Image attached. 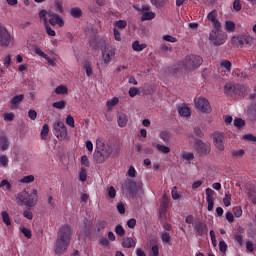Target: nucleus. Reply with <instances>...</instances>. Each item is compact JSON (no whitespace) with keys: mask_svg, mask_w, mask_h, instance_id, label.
I'll use <instances>...</instances> for the list:
<instances>
[{"mask_svg":"<svg viewBox=\"0 0 256 256\" xmlns=\"http://www.w3.org/2000/svg\"><path fill=\"white\" fill-rule=\"evenodd\" d=\"M73 233L71 228L67 225L62 226L58 231V237L55 242V253L61 255L69 249L71 245V237Z\"/></svg>","mask_w":256,"mask_h":256,"instance_id":"f257e3e1","label":"nucleus"},{"mask_svg":"<svg viewBox=\"0 0 256 256\" xmlns=\"http://www.w3.org/2000/svg\"><path fill=\"white\" fill-rule=\"evenodd\" d=\"M96 143V150L93 154L94 161H96V163H105V161L111 157L113 147L109 144H101L99 140H97Z\"/></svg>","mask_w":256,"mask_h":256,"instance_id":"f03ea898","label":"nucleus"},{"mask_svg":"<svg viewBox=\"0 0 256 256\" xmlns=\"http://www.w3.org/2000/svg\"><path fill=\"white\" fill-rule=\"evenodd\" d=\"M17 201L19 205H25V207H35L39 201L37 189H32L31 192L22 191L17 195Z\"/></svg>","mask_w":256,"mask_h":256,"instance_id":"7ed1b4c3","label":"nucleus"},{"mask_svg":"<svg viewBox=\"0 0 256 256\" xmlns=\"http://www.w3.org/2000/svg\"><path fill=\"white\" fill-rule=\"evenodd\" d=\"M227 33L223 31L221 26L214 27L209 33V41L215 47H221L227 43Z\"/></svg>","mask_w":256,"mask_h":256,"instance_id":"20e7f679","label":"nucleus"},{"mask_svg":"<svg viewBox=\"0 0 256 256\" xmlns=\"http://www.w3.org/2000/svg\"><path fill=\"white\" fill-rule=\"evenodd\" d=\"M104 46H101V55L99 58V65L103 68L108 67L115 57V49L109 48V45L103 40Z\"/></svg>","mask_w":256,"mask_h":256,"instance_id":"39448f33","label":"nucleus"},{"mask_svg":"<svg viewBox=\"0 0 256 256\" xmlns=\"http://www.w3.org/2000/svg\"><path fill=\"white\" fill-rule=\"evenodd\" d=\"M224 93L230 95V97H235V95H245L247 93V87L234 83H227L224 86Z\"/></svg>","mask_w":256,"mask_h":256,"instance_id":"423d86ee","label":"nucleus"},{"mask_svg":"<svg viewBox=\"0 0 256 256\" xmlns=\"http://www.w3.org/2000/svg\"><path fill=\"white\" fill-rule=\"evenodd\" d=\"M14 38L7 28L0 26V47H13Z\"/></svg>","mask_w":256,"mask_h":256,"instance_id":"0eeeda50","label":"nucleus"},{"mask_svg":"<svg viewBox=\"0 0 256 256\" xmlns=\"http://www.w3.org/2000/svg\"><path fill=\"white\" fill-rule=\"evenodd\" d=\"M194 105L197 111H200V113H211V103H209V100L203 96L195 98Z\"/></svg>","mask_w":256,"mask_h":256,"instance_id":"6e6552de","label":"nucleus"},{"mask_svg":"<svg viewBox=\"0 0 256 256\" xmlns=\"http://www.w3.org/2000/svg\"><path fill=\"white\" fill-rule=\"evenodd\" d=\"M203 64V58L200 56H187L184 61V66L188 71H193V69H197L198 67H201Z\"/></svg>","mask_w":256,"mask_h":256,"instance_id":"1a4fd4ad","label":"nucleus"},{"mask_svg":"<svg viewBox=\"0 0 256 256\" xmlns=\"http://www.w3.org/2000/svg\"><path fill=\"white\" fill-rule=\"evenodd\" d=\"M53 129L54 135L59 141H65V139H67V127L65 126V123L58 120L54 123Z\"/></svg>","mask_w":256,"mask_h":256,"instance_id":"9d476101","label":"nucleus"},{"mask_svg":"<svg viewBox=\"0 0 256 256\" xmlns=\"http://www.w3.org/2000/svg\"><path fill=\"white\" fill-rule=\"evenodd\" d=\"M232 41L236 43L238 47H245L246 45H253V37L250 35H239L237 37H233Z\"/></svg>","mask_w":256,"mask_h":256,"instance_id":"9b49d317","label":"nucleus"},{"mask_svg":"<svg viewBox=\"0 0 256 256\" xmlns=\"http://www.w3.org/2000/svg\"><path fill=\"white\" fill-rule=\"evenodd\" d=\"M224 139L225 136L219 132L213 134L214 147H216L218 151H225V144L223 143Z\"/></svg>","mask_w":256,"mask_h":256,"instance_id":"f8f14e48","label":"nucleus"},{"mask_svg":"<svg viewBox=\"0 0 256 256\" xmlns=\"http://www.w3.org/2000/svg\"><path fill=\"white\" fill-rule=\"evenodd\" d=\"M194 229L196 231V234L199 235V237H203V235H207L209 233V228L207 227V223L197 220L194 224Z\"/></svg>","mask_w":256,"mask_h":256,"instance_id":"ddd939ff","label":"nucleus"},{"mask_svg":"<svg viewBox=\"0 0 256 256\" xmlns=\"http://www.w3.org/2000/svg\"><path fill=\"white\" fill-rule=\"evenodd\" d=\"M58 25L60 27H63L65 25V22L63 21V18L61 16L53 11H49V22L48 25Z\"/></svg>","mask_w":256,"mask_h":256,"instance_id":"4468645a","label":"nucleus"},{"mask_svg":"<svg viewBox=\"0 0 256 256\" xmlns=\"http://www.w3.org/2000/svg\"><path fill=\"white\" fill-rule=\"evenodd\" d=\"M195 149L200 155H207V153L211 152V146L203 143L201 140L196 141Z\"/></svg>","mask_w":256,"mask_h":256,"instance_id":"2eb2a0df","label":"nucleus"},{"mask_svg":"<svg viewBox=\"0 0 256 256\" xmlns=\"http://www.w3.org/2000/svg\"><path fill=\"white\" fill-rule=\"evenodd\" d=\"M103 41L107 43V38H97L96 36H94V38L90 39L89 45L94 50H97V49L101 50L102 46L105 47V43Z\"/></svg>","mask_w":256,"mask_h":256,"instance_id":"dca6fc26","label":"nucleus"},{"mask_svg":"<svg viewBox=\"0 0 256 256\" xmlns=\"http://www.w3.org/2000/svg\"><path fill=\"white\" fill-rule=\"evenodd\" d=\"M34 53L36 55H39V57H43V59H45L48 65H50L51 67L57 66V63L55 62V58L49 57V55L45 54V52H43L41 48H35Z\"/></svg>","mask_w":256,"mask_h":256,"instance_id":"f3484780","label":"nucleus"},{"mask_svg":"<svg viewBox=\"0 0 256 256\" xmlns=\"http://www.w3.org/2000/svg\"><path fill=\"white\" fill-rule=\"evenodd\" d=\"M215 195V191L211 188L206 189V201L208 203V211H213V207L215 205V198L213 197Z\"/></svg>","mask_w":256,"mask_h":256,"instance_id":"a211bd4d","label":"nucleus"},{"mask_svg":"<svg viewBox=\"0 0 256 256\" xmlns=\"http://www.w3.org/2000/svg\"><path fill=\"white\" fill-rule=\"evenodd\" d=\"M129 191L134 195H137V193H143V182H130Z\"/></svg>","mask_w":256,"mask_h":256,"instance_id":"6ab92c4d","label":"nucleus"},{"mask_svg":"<svg viewBox=\"0 0 256 256\" xmlns=\"http://www.w3.org/2000/svg\"><path fill=\"white\" fill-rule=\"evenodd\" d=\"M217 10H212L211 12H209L207 19L208 21H211L213 28L215 27H221V22L219 20H217Z\"/></svg>","mask_w":256,"mask_h":256,"instance_id":"aec40b11","label":"nucleus"},{"mask_svg":"<svg viewBox=\"0 0 256 256\" xmlns=\"http://www.w3.org/2000/svg\"><path fill=\"white\" fill-rule=\"evenodd\" d=\"M117 121L119 127H127V114H125L124 112H118Z\"/></svg>","mask_w":256,"mask_h":256,"instance_id":"412c9836","label":"nucleus"},{"mask_svg":"<svg viewBox=\"0 0 256 256\" xmlns=\"http://www.w3.org/2000/svg\"><path fill=\"white\" fill-rule=\"evenodd\" d=\"M178 113L181 115V117H191V108L185 104H182L178 107Z\"/></svg>","mask_w":256,"mask_h":256,"instance_id":"4be33fe9","label":"nucleus"},{"mask_svg":"<svg viewBox=\"0 0 256 256\" xmlns=\"http://www.w3.org/2000/svg\"><path fill=\"white\" fill-rule=\"evenodd\" d=\"M152 147H155L159 153H163V155H168V153H171V148L165 145H161L158 143L153 142Z\"/></svg>","mask_w":256,"mask_h":256,"instance_id":"5701e85b","label":"nucleus"},{"mask_svg":"<svg viewBox=\"0 0 256 256\" xmlns=\"http://www.w3.org/2000/svg\"><path fill=\"white\" fill-rule=\"evenodd\" d=\"M23 99H25V96L23 94L14 96L10 102L11 109H17V107H19V103H21V101H23Z\"/></svg>","mask_w":256,"mask_h":256,"instance_id":"b1692460","label":"nucleus"},{"mask_svg":"<svg viewBox=\"0 0 256 256\" xmlns=\"http://www.w3.org/2000/svg\"><path fill=\"white\" fill-rule=\"evenodd\" d=\"M9 149V139L6 135L0 136V151H7Z\"/></svg>","mask_w":256,"mask_h":256,"instance_id":"393cba45","label":"nucleus"},{"mask_svg":"<svg viewBox=\"0 0 256 256\" xmlns=\"http://www.w3.org/2000/svg\"><path fill=\"white\" fill-rule=\"evenodd\" d=\"M136 245H137V242H135V240H133V238L131 237L124 238L122 242V247L126 249H131V247H135Z\"/></svg>","mask_w":256,"mask_h":256,"instance_id":"a878e982","label":"nucleus"},{"mask_svg":"<svg viewBox=\"0 0 256 256\" xmlns=\"http://www.w3.org/2000/svg\"><path fill=\"white\" fill-rule=\"evenodd\" d=\"M119 105V98L113 97L106 102L108 111H113V107Z\"/></svg>","mask_w":256,"mask_h":256,"instance_id":"bb28decb","label":"nucleus"},{"mask_svg":"<svg viewBox=\"0 0 256 256\" xmlns=\"http://www.w3.org/2000/svg\"><path fill=\"white\" fill-rule=\"evenodd\" d=\"M160 239L164 245L171 243V234L167 231H162L160 232Z\"/></svg>","mask_w":256,"mask_h":256,"instance_id":"cd10ccee","label":"nucleus"},{"mask_svg":"<svg viewBox=\"0 0 256 256\" xmlns=\"http://www.w3.org/2000/svg\"><path fill=\"white\" fill-rule=\"evenodd\" d=\"M12 187L13 186L11 185V182L7 179H3L0 181V189H2L3 191H11Z\"/></svg>","mask_w":256,"mask_h":256,"instance_id":"c85d7f7f","label":"nucleus"},{"mask_svg":"<svg viewBox=\"0 0 256 256\" xmlns=\"http://www.w3.org/2000/svg\"><path fill=\"white\" fill-rule=\"evenodd\" d=\"M49 11L41 10L39 12V18L44 22V25H49Z\"/></svg>","mask_w":256,"mask_h":256,"instance_id":"c756f323","label":"nucleus"},{"mask_svg":"<svg viewBox=\"0 0 256 256\" xmlns=\"http://www.w3.org/2000/svg\"><path fill=\"white\" fill-rule=\"evenodd\" d=\"M70 15L74 17V19H79L83 16V11H81V8L75 7L70 10Z\"/></svg>","mask_w":256,"mask_h":256,"instance_id":"7c9ffc66","label":"nucleus"},{"mask_svg":"<svg viewBox=\"0 0 256 256\" xmlns=\"http://www.w3.org/2000/svg\"><path fill=\"white\" fill-rule=\"evenodd\" d=\"M1 218H2L3 223L5 225H7V227H9L11 225V217L9 216V212L2 211L1 212Z\"/></svg>","mask_w":256,"mask_h":256,"instance_id":"2f4dec72","label":"nucleus"},{"mask_svg":"<svg viewBox=\"0 0 256 256\" xmlns=\"http://www.w3.org/2000/svg\"><path fill=\"white\" fill-rule=\"evenodd\" d=\"M35 181V176L34 175H27L22 177L19 180V183H22L23 185H29V183H33Z\"/></svg>","mask_w":256,"mask_h":256,"instance_id":"473e14b6","label":"nucleus"},{"mask_svg":"<svg viewBox=\"0 0 256 256\" xmlns=\"http://www.w3.org/2000/svg\"><path fill=\"white\" fill-rule=\"evenodd\" d=\"M147 48V44H140L139 41H134L132 43V49L133 51H143V49H146Z\"/></svg>","mask_w":256,"mask_h":256,"instance_id":"72a5a7b5","label":"nucleus"},{"mask_svg":"<svg viewBox=\"0 0 256 256\" xmlns=\"http://www.w3.org/2000/svg\"><path fill=\"white\" fill-rule=\"evenodd\" d=\"M55 93L56 95H67V93H69V89H67V86L65 85H60L56 87Z\"/></svg>","mask_w":256,"mask_h":256,"instance_id":"f704fd0d","label":"nucleus"},{"mask_svg":"<svg viewBox=\"0 0 256 256\" xmlns=\"http://www.w3.org/2000/svg\"><path fill=\"white\" fill-rule=\"evenodd\" d=\"M0 166L4 167V169H7V167H9V157H7V155H0Z\"/></svg>","mask_w":256,"mask_h":256,"instance_id":"c9c22d12","label":"nucleus"},{"mask_svg":"<svg viewBox=\"0 0 256 256\" xmlns=\"http://www.w3.org/2000/svg\"><path fill=\"white\" fill-rule=\"evenodd\" d=\"M225 30L228 33H233V31H235V22L231 21V20H227L225 22Z\"/></svg>","mask_w":256,"mask_h":256,"instance_id":"e433bc0d","label":"nucleus"},{"mask_svg":"<svg viewBox=\"0 0 256 256\" xmlns=\"http://www.w3.org/2000/svg\"><path fill=\"white\" fill-rule=\"evenodd\" d=\"M151 19H155V12H144L141 21H151Z\"/></svg>","mask_w":256,"mask_h":256,"instance_id":"4c0bfd02","label":"nucleus"},{"mask_svg":"<svg viewBox=\"0 0 256 256\" xmlns=\"http://www.w3.org/2000/svg\"><path fill=\"white\" fill-rule=\"evenodd\" d=\"M182 159H184V161L191 162V161H193V159H195V155L191 152L183 151Z\"/></svg>","mask_w":256,"mask_h":256,"instance_id":"58836bf2","label":"nucleus"},{"mask_svg":"<svg viewBox=\"0 0 256 256\" xmlns=\"http://www.w3.org/2000/svg\"><path fill=\"white\" fill-rule=\"evenodd\" d=\"M151 3L156 7L157 9H161V7L165 6V3H168L169 0H150Z\"/></svg>","mask_w":256,"mask_h":256,"instance_id":"ea45409f","label":"nucleus"},{"mask_svg":"<svg viewBox=\"0 0 256 256\" xmlns=\"http://www.w3.org/2000/svg\"><path fill=\"white\" fill-rule=\"evenodd\" d=\"M52 107H54V109H65V107H67V101L60 100L58 102H54Z\"/></svg>","mask_w":256,"mask_h":256,"instance_id":"a19ab883","label":"nucleus"},{"mask_svg":"<svg viewBox=\"0 0 256 256\" xmlns=\"http://www.w3.org/2000/svg\"><path fill=\"white\" fill-rule=\"evenodd\" d=\"M234 127H236V129H243V127H245V120L241 118H235Z\"/></svg>","mask_w":256,"mask_h":256,"instance_id":"79ce46f5","label":"nucleus"},{"mask_svg":"<svg viewBox=\"0 0 256 256\" xmlns=\"http://www.w3.org/2000/svg\"><path fill=\"white\" fill-rule=\"evenodd\" d=\"M84 70L86 71L87 77H91L93 75V68L91 67V62L84 63Z\"/></svg>","mask_w":256,"mask_h":256,"instance_id":"37998d69","label":"nucleus"},{"mask_svg":"<svg viewBox=\"0 0 256 256\" xmlns=\"http://www.w3.org/2000/svg\"><path fill=\"white\" fill-rule=\"evenodd\" d=\"M160 139H162V141H164V143H167L169 141V139H171V132L162 131L160 133Z\"/></svg>","mask_w":256,"mask_h":256,"instance_id":"c03bdc74","label":"nucleus"},{"mask_svg":"<svg viewBox=\"0 0 256 256\" xmlns=\"http://www.w3.org/2000/svg\"><path fill=\"white\" fill-rule=\"evenodd\" d=\"M114 27L116 29H125L127 27V21L125 20H118L114 22Z\"/></svg>","mask_w":256,"mask_h":256,"instance_id":"a18cd8bd","label":"nucleus"},{"mask_svg":"<svg viewBox=\"0 0 256 256\" xmlns=\"http://www.w3.org/2000/svg\"><path fill=\"white\" fill-rule=\"evenodd\" d=\"M223 203L225 207H230L231 206V193L226 192L225 197L223 198Z\"/></svg>","mask_w":256,"mask_h":256,"instance_id":"49530a36","label":"nucleus"},{"mask_svg":"<svg viewBox=\"0 0 256 256\" xmlns=\"http://www.w3.org/2000/svg\"><path fill=\"white\" fill-rule=\"evenodd\" d=\"M232 155L233 157H236V159H241V157L245 155V150L243 149L233 150Z\"/></svg>","mask_w":256,"mask_h":256,"instance_id":"de8ad7c7","label":"nucleus"},{"mask_svg":"<svg viewBox=\"0 0 256 256\" xmlns=\"http://www.w3.org/2000/svg\"><path fill=\"white\" fill-rule=\"evenodd\" d=\"M79 180L82 182L87 181V169H85V168L80 169Z\"/></svg>","mask_w":256,"mask_h":256,"instance_id":"09e8293b","label":"nucleus"},{"mask_svg":"<svg viewBox=\"0 0 256 256\" xmlns=\"http://www.w3.org/2000/svg\"><path fill=\"white\" fill-rule=\"evenodd\" d=\"M222 69H226L227 73H229V71H231V62H229L228 60H223L220 63Z\"/></svg>","mask_w":256,"mask_h":256,"instance_id":"8fccbe9b","label":"nucleus"},{"mask_svg":"<svg viewBox=\"0 0 256 256\" xmlns=\"http://www.w3.org/2000/svg\"><path fill=\"white\" fill-rule=\"evenodd\" d=\"M47 135H49V125L48 124H44L41 130V137L42 139H45L47 137Z\"/></svg>","mask_w":256,"mask_h":256,"instance_id":"3c124183","label":"nucleus"},{"mask_svg":"<svg viewBox=\"0 0 256 256\" xmlns=\"http://www.w3.org/2000/svg\"><path fill=\"white\" fill-rule=\"evenodd\" d=\"M11 65H13L12 56H11V54H8V55L4 58V66H6L7 68H9V67H11Z\"/></svg>","mask_w":256,"mask_h":256,"instance_id":"603ef678","label":"nucleus"},{"mask_svg":"<svg viewBox=\"0 0 256 256\" xmlns=\"http://www.w3.org/2000/svg\"><path fill=\"white\" fill-rule=\"evenodd\" d=\"M116 235H119V237H123L125 235V229H123V226L117 225L115 228Z\"/></svg>","mask_w":256,"mask_h":256,"instance_id":"864d4df0","label":"nucleus"},{"mask_svg":"<svg viewBox=\"0 0 256 256\" xmlns=\"http://www.w3.org/2000/svg\"><path fill=\"white\" fill-rule=\"evenodd\" d=\"M21 232L23 233V235L26 239H31V237H33V234L31 233V230L28 229V228H22Z\"/></svg>","mask_w":256,"mask_h":256,"instance_id":"5fc2aeb1","label":"nucleus"},{"mask_svg":"<svg viewBox=\"0 0 256 256\" xmlns=\"http://www.w3.org/2000/svg\"><path fill=\"white\" fill-rule=\"evenodd\" d=\"M66 125H69V127H72V128L75 127V119L73 118V116L68 115L66 117Z\"/></svg>","mask_w":256,"mask_h":256,"instance_id":"6e6d98bb","label":"nucleus"},{"mask_svg":"<svg viewBox=\"0 0 256 256\" xmlns=\"http://www.w3.org/2000/svg\"><path fill=\"white\" fill-rule=\"evenodd\" d=\"M45 29H46L47 35H49L50 37H55L56 35L55 30H53L49 24H45Z\"/></svg>","mask_w":256,"mask_h":256,"instance_id":"4d7b16f0","label":"nucleus"},{"mask_svg":"<svg viewBox=\"0 0 256 256\" xmlns=\"http://www.w3.org/2000/svg\"><path fill=\"white\" fill-rule=\"evenodd\" d=\"M163 40L167 41L168 43H177V38H175L171 35H164Z\"/></svg>","mask_w":256,"mask_h":256,"instance_id":"13d9d810","label":"nucleus"},{"mask_svg":"<svg viewBox=\"0 0 256 256\" xmlns=\"http://www.w3.org/2000/svg\"><path fill=\"white\" fill-rule=\"evenodd\" d=\"M15 119V114L13 112L4 114V121H13Z\"/></svg>","mask_w":256,"mask_h":256,"instance_id":"bf43d9fd","label":"nucleus"},{"mask_svg":"<svg viewBox=\"0 0 256 256\" xmlns=\"http://www.w3.org/2000/svg\"><path fill=\"white\" fill-rule=\"evenodd\" d=\"M108 195L110 199H115L116 195H117V191H115V188L113 186H111L108 189Z\"/></svg>","mask_w":256,"mask_h":256,"instance_id":"052dcab7","label":"nucleus"},{"mask_svg":"<svg viewBox=\"0 0 256 256\" xmlns=\"http://www.w3.org/2000/svg\"><path fill=\"white\" fill-rule=\"evenodd\" d=\"M233 213H234L235 217L239 218L243 215V210L240 207H234Z\"/></svg>","mask_w":256,"mask_h":256,"instance_id":"680f3d73","label":"nucleus"},{"mask_svg":"<svg viewBox=\"0 0 256 256\" xmlns=\"http://www.w3.org/2000/svg\"><path fill=\"white\" fill-rule=\"evenodd\" d=\"M134 9H136V11H139L140 13H147L149 11V6H134Z\"/></svg>","mask_w":256,"mask_h":256,"instance_id":"e2e57ef3","label":"nucleus"},{"mask_svg":"<svg viewBox=\"0 0 256 256\" xmlns=\"http://www.w3.org/2000/svg\"><path fill=\"white\" fill-rule=\"evenodd\" d=\"M241 1L240 0H235L233 2V9L234 11H241Z\"/></svg>","mask_w":256,"mask_h":256,"instance_id":"0e129e2a","label":"nucleus"},{"mask_svg":"<svg viewBox=\"0 0 256 256\" xmlns=\"http://www.w3.org/2000/svg\"><path fill=\"white\" fill-rule=\"evenodd\" d=\"M28 117L32 120L35 121L37 119V111L35 110H29L28 112Z\"/></svg>","mask_w":256,"mask_h":256,"instance_id":"69168bd1","label":"nucleus"},{"mask_svg":"<svg viewBox=\"0 0 256 256\" xmlns=\"http://www.w3.org/2000/svg\"><path fill=\"white\" fill-rule=\"evenodd\" d=\"M113 33H114L115 41H121V33L119 32V30L117 28L113 29Z\"/></svg>","mask_w":256,"mask_h":256,"instance_id":"338daca9","label":"nucleus"},{"mask_svg":"<svg viewBox=\"0 0 256 256\" xmlns=\"http://www.w3.org/2000/svg\"><path fill=\"white\" fill-rule=\"evenodd\" d=\"M219 250L222 253H225V251H227V243H225V241H220L219 242Z\"/></svg>","mask_w":256,"mask_h":256,"instance_id":"774afa93","label":"nucleus"}]
</instances>
